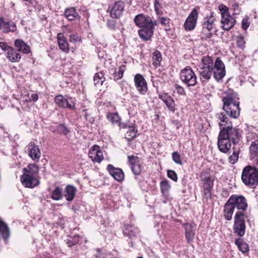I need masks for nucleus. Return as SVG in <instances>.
Listing matches in <instances>:
<instances>
[{
	"label": "nucleus",
	"mask_w": 258,
	"mask_h": 258,
	"mask_svg": "<svg viewBox=\"0 0 258 258\" xmlns=\"http://www.w3.org/2000/svg\"><path fill=\"white\" fill-rule=\"evenodd\" d=\"M14 44L18 51H22L26 54L31 51L30 46L22 39H16L15 41Z\"/></svg>",
	"instance_id": "obj_30"
},
{
	"label": "nucleus",
	"mask_w": 258,
	"mask_h": 258,
	"mask_svg": "<svg viewBox=\"0 0 258 258\" xmlns=\"http://www.w3.org/2000/svg\"><path fill=\"white\" fill-rule=\"evenodd\" d=\"M107 169L116 180L120 181L124 179V173L121 169L115 168L113 165L109 164L107 165Z\"/></svg>",
	"instance_id": "obj_23"
},
{
	"label": "nucleus",
	"mask_w": 258,
	"mask_h": 258,
	"mask_svg": "<svg viewBox=\"0 0 258 258\" xmlns=\"http://www.w3.org/2000/svg\"><path fill=\"white\" fill-rule=\"evenodd\" d=\"M231 153L232 155L229 157V161L231 164H234L237 162L238 159L239 154L240 153V149L239 147L233 146L231 148Z\"/></svg>",
	"instance_id": "obj_34"
},
{
	"label": "nucleus",
	"mask_w": 258,
	"mask_h": 258,
	"mask_svg": "<svg viewBox=\"0 0 258 258\" xmlns=\"http://www.w3.org/2000/svg\"><path fill=\"white\" fill-rule=\"evenodd\" d=\"M89 157L94 162H100L103 159V152L100 146H92L88 153Z\"/></svg>",
	"instance_id": "obj_18"
},
{
	"label": "nucleus",
	"mask_w": 258,
	"mask_h": 258,
	"mask_svg": "<svg viewBox=\"0 0 258 258\" xmlns=\"http://www.w3.org/2000/svg\"><path fill=\"white\" fill-rule=\"evenodd\" d=\"M57 131L60 134L66 135L70 131L64 124H60L57 126Z\"/></svg>",
	"instance_id": "obj_49"
},
{
	"label": "nucleus",
	"mask_w": 258,
	"mask_h": 258,
	"mask_svg": "<svg viewBox=\"0 0 258 258\" xmlns=\"http://www.w3.org/2000/svg\"><path fill=\"white\" fill-rule=\"evenodd\" d=\"M57 40L59 48L65 53H68L70 51L69 45L63 34L59 33L57 34Z\"/></svg>",
	"instance_id": "obj_25"
},
{
	"label": "nucleus",
	"mask_w": 258,
	"mask_h": 258,
	"mask_svg": "<svg viewBox=\"0 0 258 258\" xmlns=\"http://www.w3.org/2000/svg\"><path fill=\"white\" fill-rule=\"evenodd\" d=\"M212 73L217 81H220L225 75L224 64L219 57L217 58L215 63H213Z\"/></svg>",
	"instance_id": "obj_13"
},
{
	"label": "nucleus",
	"mask_w": 258,
	"mask_h": 258,
	"mask_svg": "<svg viewBox=\"0 0 258 258\" xmlns=\"http://www.w3.org/2000/svg\"><path fill=\"white\" fill-rule=\"evenodd\" d=\"M139 232L138 228L133 227L132 225H127L124 230V234L132 237L136 236Z\"/></svg>",
	"instance_id": "obj_37"
},
{
	"label": "nucleus",
	"mask_w": 258,
	"mask_h": 258,
	"mask_svg": "<svg viewBox=\"0 0 258 258\" xmlns=\"http://www.w3.org/2000/svg\"><path fill=\"white\" fill-rule=\"evenodd\" d=\"M219 125L221 128L218 137L217 145H228L229 143V129L226 128L227 124L226 122H221L220 120Z\"/></svg>",
	"instance_id": "obj_14"
},
{
	"label": "nucleus",
	"mask_w": 258,
	"mask_h": 258,
	"mask_svg": "<svg viewBox=\"0 0 258 258\" xmlns=\"http://www.w3.org/2000/svg\"><path fill=\"white\" fill-rule=\"evenodd\" d=\"M231 146H218L219 150L224 153L230 154L231 153Z\"/></svg>",
	"instance_id": "obj_50"
},
{
	"label": "nucleus",
	"mask_w": 258,
	"mask_h": 258,
	"mask_svg": "<svg viewBox=\"0 0 258 258\" xmlns=\"http://www.w3.org/2000/svg\"><path fill=\"white\" fill-rule=\"evenodd\" d=\"M241 178L246 186L251 188H255L258 185V167L246 166L242 170Z\"/></svg>",
	"instance_id": "obj_3"
},
{
	"label": "nucleus",
	"mask_w": 258,
	"mask_h": 258,
	"mask_svg": "<svg viewBox=\"0 0 258 258\" xmlns=\"http://www.w3.org/2000/svg\"><path fill=\"white\" fill-rule=\"evenodd\" d=\"M225 94L226 96L223 97L222 99L223 109L228 115L236 118L240 114L239 98L237 95L231 89L226 91Z\"/></svg>",
	"instance_id": "obj_2"
},
{
	"label": "nucleus",
	"mask_w": 258,
	"mask_h": 258,
	"mask_svg": "<svg viewBox=\"0 0 258 258\" xmlns=\"http://www.w3.org/2000/svg\"><path fill=\"white\" fill-rule=\"evenodd\" d=\"M215 18L212 15L204 18L202 25V33L206 38H210L212 36L211 31L215 27Z\"/></svg>",
	"instance_id": "obj_12"
},
{
	"label": "nucleus",
	"mask_w": 258,
	"mask_h": 258,
	"mask_svg": "<svg viewBox=\"0 0 258 258\" xmlns=\"http://www.w3.org/2000/svg\"><path fill=\"white\" fill-rule=\"evenodd\" d=\"M180 78L187 87L195 86L197 84V77L189 67H186L180 71Z\"/></svg>",
	"instance_id": "obj_7"
},
{
	"label": "nucleus",
	"mask_w": 258,
	"mask_h": 258,
	"mask_svg": "<svg viewBox=\"0 0 258 258\" xmlns=\"http://www.w3.org/2000/svg\"><path fill=\"white\" fill-rule=\"evenodd\" d=\"M160 20L161 24L163 25H166L169 22V19L165 17L161 18Z\"/></svg>",
	"instance_id": "obj_57"
},
{
	"label": "nucleus",
	"mask_w": 258,
	"mask_h": 258,
	"mask_svg": "<svg viewBox=\"0 0 258 258\" xmlns=\"http://www.w3.org/2000/svg\"><path fill=\"white\" fill-rule=\"evenodd\" d=\"M76 192V188L73 185H68L65 188L64 197L68 201H72Z\"/></svg>",
	"instance_id": "obj_33"
},
{
	"label": "nucleus",
	"mask_w": 258,
	"mask_h": 258,
	"mask_svg": "<svg viewBox=\"0 0 258 258\" xmlns=\"http://www.w3.org/2000/svg\"><path fill=\"white\" fill-rule=\"evenodd\" d=\"M247 218L246 214L236 212L234 217L233 226V232L237 235L242 237L245 233V219Z\"/></svg>",
	"instance_id": "obj_6"
},
{
	"label": "nucleus",
	"mask_w": 258,
	"mask_h": 258,
	"mask_svg": "<svg viewBox=\"0 0 258 258\" xmlns=\"http://www.w3.org/2000/svg\"><path fill=\"white\" fill-rule=\"evenodd\" d=\"M79 238L78 236H76L73 238V240H71L70 239H68L67 240V243H68V245L69 246H72V245H74L76 243H78L79 240Z\"/></svg>",
	"instance_id": "obj_53"
},
{
	"label": "nucleus",
	"mask_w": 258,
	"mask_h": 258,
	"mask_svg": "<svg viewBox=\"0 0 258 258\" xmlns=\"http://www.w3.org/2000/svg\"><path fill=\"white\" fill-rule=\"evenodd\" d=\"M137 258H143L142 256H139V257H137Z\"/></svg>",
	"instance_id": "obj_59"
},
{
	"label": "nucleus",
	"mask_w": 258,
	"mask_h": 258,
	"mask_svg": "<svg viewBox=\"0 0 258 258\" xmlns=\"http://www.w3.org/2000/svg\"><path fill=\"white\" fill-rule=\"evenodd\" d=\"M159 98L164 102L170 111L172 112L175 111V102L170 95H168L167 94H160L159 95Z\"/></svg>",
	"instance_id": "obj_24"
},
{
	"label": "nucleus",
	"mask_w": 258,
	"mask_h": 258,
	"mask_svg": "<svg viewBox=\"0 0 258 258\" xmlns=\"http://www.w3.org/2000/svg\"><path fill=\"white\" fill-rule=\"evenodd\" d=\"M249 156L250 160L255 163V166L258 167V146H249Z\"/></svg>",
	"instance_id": "obj_35"
},
{
	"label": "nucleus",
	"mask_w": 258,
	"mask_h": 258,
	"mask_svg": "<svg viewBox=\"0 0 258 258\" xmlns=\"http://www.w3.org/2000/svg\"><path fill=\"white\" fill-rule=\"evenodd\" d=\"M219 10L221 14V17L225 15H230L228 13V8L224 5H220L219 6Z\"/></svg>",
	"instance_id": "obj_48"
},
{
	"label": "nucleus",
	"mask_w": 258,
	"mask_h": 258,
	"mask_svg": "<svg viewBox=\"0 0 258 258\" xmlns=\"http://www.w3.org/2000/svg\"><path fill=\"white\" fill-rule=\"evenodd\" d=\"M153 64L156 68L161 64V61L162 59L161 52L158 50H155L153 53Z\"/></svg>",
	"instance_id": "obj_39"
},
{
	"label": "nucleus",
	"mask_w": 258,
	"mask_h": 258,
	"mask_svg": "<svg viewBox=\"0 0 258 258\" xmlns=\"http://www.w3.org/2000/svg\"><path fill=\"white\" fill-rule=\"evenodd\" d=\"M234 208L228 200L224 207L223 216L228 221L232 219V215L234 211Z\"/></svg>",
	"instance_id": "obj_28"
},
{
	"label": "nucleus",
	"mask_w": 258,
	"mask_h": 258,
	"mask_svg": "<svg viewBox=\"0 0 258 258\" xmlns=\"http://www.w3.org/2000/svg\"><path fill=\"white\" fill-rule=\"evenodd\" d=\"M201 181L203 189V197L207 202L211 199V189L214 185V180L206 172H202L201 175Z\"/></svg>",
	"instance_id": "obj_8"
},
{
	"label": "nucleus",
	"mask_w": 258,
	"mask_h": 258,
	"mask_svg": "<svg viewBox=\"0 0 258 258\" xmlns=\"http://www.w3.org/2000/svg\"><path fill=\"white\" fill-rule=\"evenodd\" d=\"M124 5L121 1L115 2L109 7L110 16L113 18H119L124 11Z\"/></svg>",
	"instance_id": "obj_15"
},
{
	"label": "nucleus",
	"mask_w": 258,
	"mask_h": 258,
	"mask_svg": "<svg viewBox=\"0 0 258 258\" xmlns=\"http://www.w3.org/2000/svg\"><path fill=\"white\" fill-rule=\"evenodd\" d=\"M235 244L238 247V249L242 253H244L248 251V245L246 242H244L242 239L238 238L236 239L235 241Z\"/></svg>",
	"instance_id": "obj_36"
},
{
	"label": "nucleus",
	"mask_w": 258,
	"mask_h": 258,
	"mask_svg": "<svg viewBox=\"0 0 258 258\" xmlns=\"http://www.w3.org/2000/svg\"><path fill=\"white\" fill-rule=\"evenodd\" d=\"M6 57L11 62H18L20 61L21 56L18 50L12 47L6 54Z\"/></svg>",
	"instance_id": "obj_26"
},
{
	"label": "nucleus",
	"mask_w": 258,
	"mask_h": 258,
	"mask_svg": "<svg viewBox=\"0 0 258 258\" xmlns=\"http://www.w3.org/2000/svg\"><path fill=\"white\" fill-rule=\"evenodd\" d=\"M38 98V96L37 94L34 93V94H32L31 95L30 99L32 101H34V102L36 101L37 100Z\"/></svg>",
	"instance_id": "obj_58"
},
{
	"label": "nucleus",
	"mask_w": 258,
	"mask_h": 258,
	"mask_svg": "<svg viewBox=\"0 0 258 258\" xmlns=\"http://www.w3.org/2000/svg\"><path fill=\"white\" fill-rule=\"evenodd\" d=\"M81 41V38L76 34H71L70 36V41L71 42L76 43L79 42Z\"/></svg>",
	"instance_id": "obj_52"
},
{
	"label": "nucleus",
	"mask_w": 258,
	"mask_h": 258,
	"mask_svg": "<svg viewBox=\"0 0 258 258\" xmlns=\"http://www.w3.org/2000/svg\"><path fill=\"white\" fill-rule=\"evenodd\" d=\"M135 86L138 91L142 94H145L147 90L146 82L140 74H137L134 78Z\"/></svg>",
	"instance_id": "obj_21"
},
{
	"label": "nucleus",
	"mask_w": 258,
	"mask_h": 258,
	"mask_svg": "<svg viewBox=\"0 0 258 258\" xmlns=\"http://www.w3.org/2000/svg\"><path fill=\"white\" fill-rule=\"evenodd\" d=\"M247 142L250 145H258V135L255 133H249L247 136Z\"/></svg>",
	"instance_id": "obj_42"
},
{
	"label": "nucleus",
	"mask_w": 258,
	"mask_h": 258,
	"mask_svg": "<svg viewBox=\"0 0 258 258\" xmlns=\"http://www.w3.org/2000/svg\"><path fill=\"white\" fill-rule=\"evenodd\" d=\"M0 30L5 33L14 32L17 30V26L14 22L6 21L3 17H0Z\"/></svg>",
	"instance_id": "obj_20"
},
{
	"label": "nucleus",
	"mask_w": 258,
	"mask_h": 258,
	"mask_svg": "<svg viewBox=\"0 0 258 258\" xmlns=\"http://www.w3.org/2000/svg\"><path fill=\"white\" fill-rule=\"evenodd\" d=\"M128 160L133 173L136 175H139L142 171L141 163L139 158L137 156L132 155L128 156Z\"/></svg>",
	"instance_id": "obj_19"
},
{
	"label": "nucleus",
	"mask_w": 258,
	"mask_h": 258,
	"mask_svg": "<svg viewBox=\"0 0 258 258\" xmlns=\"http://www.w3.org/2000/svg\"><path fill=\"white\" fill-rule=\"evenodd\" d=\"M172 158L175 163L181 165L182 162L181 160V157L179 154L177 152H174L172 154Z\"/></svg>",
	"instance_id": "obj_46"
},
{
	"label": "nucleus",
	"mask_w": 258,
	"mask_h": 258,
	"mask_svg": "<svg viewBox=\"0 0 258 258\" xmlns=\"http://www.w3.org/2000/svg\"><path fill=\"white\" fill-rule=\"evenodd\" d=\"M125 71V66L121 65L118 68L117 72H115L113 74V79L114 80H118L120 79L123 75Z\"/></svg>",
	"instance_id": "obj_43"
},
{
	"label": "nucleus",
	"mask_w": 258,
	"mask_h": 258,
	"mask_svg": "<svg viewBox=\"0 0 258 258\" xmlns=\"http://www.w3.org/2000/svg\"><path fill=\"white\" fill-rule=\"evenodd\" d=\"M108 119L112 123H117L119 122L120 118L118 114L116 113H111L107 114Z\"/></svg>",
	"instance_id": "obj_44"
},
{
	"label": "nucleus",
	"mask_w": 258,
	"mask_h": 258,
	"mask_svg": "<svg viewBox=\"0 0 258 258\" xmlns=\"http://www.w3.org/2000/svg\"><path fill=\"white\" fill-rule=\"evenodd\" d=\"M228 200L234 209L236 208L238 210L236 212L246 214L245 211L247 208V203L246 200L244 197L233 195L229 198Z\"/></svg>",
	"instance_id": "obj_10"
},
{
	"label": "nucleus",
	"mask_w": 258,
	"mask_h": 258,
	"mask_svg": "<svg viewBox=\"0 0 258 258\" xmlns=\"http://www.w3.org/2000/svg\"><path fill=\"white\" fill-rule=\"evenodd\" d=\"M23 174L20 179L23 185L28 188H33L38 185L39 181L29 170L26 168L23 169Z\"/></svg>",
	"instance_id": "obj_9"
},
{
	"label": "nucleus",
	"mask_w": 258,
	"mask_h": 258,
	"mask_svg": "<svg viewBox=\"0 0 258 258\" xmlns=\"http://www.w3.org/2000/svg\"><path fill=\"white\" fill-rule=\"evenodd\" d=\"M55 104L62 108L74 110L76 107V99L74 98L61 95H57L54 98Z\"/></svg>",
	"instance_id": "obj_11"
},
{
	"label": "nucleus",
	"mask_w": 258,
	"mask_h": 258,
	"mask_svg": "<svg viewBox=\"0 0 258 258\" xmlns=\"http://www.w3.org/2000/svg\"><path fill=\"white\" fill-rule=\"evenodd\" d=\"M185 229V236L187 242H192L196 234V224L194 223H187L183 224Z\"/></svg>",
	"instance_id": "obj_17"
},
{
	"label": "nucleus",
	"mask_w": 258,
	"mask_h": 258,
	"mask_svg": "<svg viewBox=\"0 0 258 258\" xmlns=\"http://www.w3.org/2000/svg\"><path fill=\"white\" fill-rule=\"evenodd\" d=\"M249 26V23L247 19H243L242 21V27L244 30H246Z\"/></svg>",
	"instance_id": "obj_56"
},
{
	"label": "nucleus",
	"mask_w": 258,
	"mask_h": 258,
	"mask_svg": "<svg viewBox=\"0 0 258 258\" xmlns=\"http://www.w3.org/2000/svg\"><path fill=\"white\" fill-rule=\"evenodd\" d=\"M12 47L8 45L5 42H0V48L5 51L6 54L8 52V51L10 50V49Z\"/></svg>",
	"instance_id": "obj_51"
},
{
	"label": "nucleus",
	"mask_w": 258,
	"mask_h": 258,
	"mask_svg": "<svg viewBox=\"0 0 258 258\" xmlns=\"http://www.w3.org/2000/svg\"><path fill=\"white\" fill-rule=\"evenodd\" d=\"M51 198L55 201L61 200L62 198V188L56 187L52 192Z\"/></svg>",
	"instance_id": "obj_41"
},
{
	"label": "nucleus",
	"mask_w": 258,
	"mask_h": 258,
	"mask_svg": "<svg viewBox=\"0 0 258 258\" xmlns=\"http://www.w3.org/2000/svg\"><path fill=\"white\" fill-rule=\"evenodd\" d=\"M236 21L234 17L230 15H225L221 17V28L226 31L230 30L233 27Z\"/></svg>",
	"instance_id": "obj_22"
},
{
	"label": "nucleus",
	"mask_w": 258,
	"mask_h": 258,
	"mask_svg": "<svg viewBox=\"0 0 258 258\" xmlns=\"http://www.w3.org/2000/svg\"><path fill=\"white\" fill-rule=\"evenodd\" d=\"M160 188L161 191L164 197V203H166L169 198V190L170 188V185L169 184V182L167 180H163L160 182Z\"/></svg>",
	"instance_id": "obj_27"
},
{
	"label": "nucleus",
	"mask_w": 258,
	"mask_h": 258,
	"mask_svg": "<svg viewBox=\"0 0 258 258\" xmlns=\"http://www.w3.org/2000/svg\"><path fill=\"white\" fill-rule=\"evenodd\" d=\"M198 17V13L196 9H194L187 18L184 23V28L186 31L193 30L196 27Z\"/></svg>",
	"instance_id": "obj_16"
},
{
	"label": "nucleus",
	"mask_w": 258,
	"mask_h": 258,
	"mask_svg": "<svg viewBox=\"0 0 258 258\" xmlns=\"http://www.w3.org/2000/svg\"><path fill=\"white\" fill-rule=\"evenodd\" d=\"M134 21L141 29L138 30L140 37L144 41H148L153 36L155 26L157 25L156 21H152L150 17L143 14L137 15Z\"/></svg>",
	"instance_id": "obj_1"
},
{
	"label": "nucleus",
	"mask_w": 258,
	"mask_h": 258,
	"mask_svg": "<svg viewBox=\"0 0 258 258\" xmlns=\"http://www.w3.org/2000/svg\"><path fill=\"white\" fill-rule=\"evenodd\" d=\"M213 67L212 58L209 56H204L202 59V63L198 69L200 79L202 82H207L210 79L212 74Z\"/></svg>",
	"instance_id": "obj_4"
},
{
	"label": "nucleus",
	"mask_w": 258,
	"mask_h": 258,
	"mask_svg": "<svg viewBox=\"0 0 258 258\" xmlns=\"http://www.w3.org/2000/svg\"><path fill=\"white\" fill-rule=\"evenodd\" d=\"M235 7L238 8V6H237V5H236V6H235Z\"/></svg>",
	"instance_id": "obj_60"
},
{
	"label": "nucleus",
	"mask_w": 258,
	"mask_h": 258,
	"mask_svg": "<svg viewBox=\"0 0 258 258\" xmlns=\"http://www.w3.org/2000/svg\"><path fill=\"white\" fill-rule=\"evenodd\" d=\"M64 15L65 17L69 21H73L75 20H80L81 17L76 12L75 8L72 7L67 8L65 10Z\"/></svg>",
	"instance_id": "obj_31"
},
{
	"label": "nucleus",
	"mask_w": 258,
	"mask_h": 258,
	"mask_svg": "<svg viewBox=\"0 0 258 258\" xmlns=\"http://www.w3.org/2000/svg\"><path fill=\"white\" fill-rule=\"evenodd\" d=\"M160 0H154V8L155 10L157 13H159L160 8H161V4Z\"/></svg>",
	"instance_id": "obj_55"
},
{
	"label": "nucleus",
	"mask_w": 258,
	"mask_h": 258,
	"mask_svg": "<svg viewBox=\"0 0 258 258\" xmlns=\"http://www.w3.org/2000/svg\"><path fill=\"white\" fill-rule=\"evenodd\" d=\"M217 118L221 122H226L227 125L226 128L229 129V145L231 144L236 145L239 143L240 137L238 135L237 130L232 127L231 121H229L228 118L223 113H218L216 114Z\"/></svg>",
	"instance_id": "obj_5"
},
{
	"label": "nucleus",
	"mask_w": 258,
	"mask_h": 258,
	"mask_svg": "<svg viewBox=\"0 0 258 258\" xmlns=\"http://www.w3.org/2000/svg\"><path fill=\"white\" fill-rule=\"evenodd\" d=\"M105 81V78L102 73H96L94 77V85L96 86H101Z\"/></svg>",
	"instance_id": "obj_40"
},
{
	"label": "nucleus",
	"mask_w": 258,
	"mask_h": 258,
	"mask_svg": "<svg viewBox=\"0 0 258 258\" xmlns=\"http://www.w3.org/2000/svg\"><path fill=\"white\" fill-rule=\"evenodd\" d=\"M236 43L237 46L243 49L245 47V42L244 37L242 35H238L236 37Z\"/></svg>",
	"instance_id": "obj_45"
},
{
	"label": "nucleus",
	"mask_w": 258,
	"mask_h": 258,
	"mask_svg": "<svg viewBox=\"0 0 258 258\" xmlns=\"http://www.w3.org/2000/svg\"><path fill=\"white\" fill-rule=\"evenodd\" d=\"M28 154L32 160L38 161L41 157V152L38 146H29Z\"/></svg>",
	"instance_id": "obj_29"
},
{
	"label": "nucleus",
	"mask_w": 258,
	"mask_h": 258,
	"mask_svg": "<svg viewBox=\"0 0 258 258\" xmlns=\"http://www.w3.org/2000/svg\"><path fill=\"white\" fill-rule=\"evenodd\" d=\"M0 234L6 242L10 237V231L8 225L0 220Z\"/></svg>",
	"instance_id": "obj_32"
},
{
	"label": "nucleus",
	"mask_w": 258,
	"mask_h": 258,
	"mask_svg": "<svg viewBox=\"0 0 258 258\" xmlns=\"http://www.w3.org/2000/svg\"><path fill=\"white\" fill-rule=\"evenodd\" d=\"M175 89H176V91L178 94L181 95H185V92L184 89L182 87H181L178 85H176Z\"/></svg>",
	"instance_id": "obj_54"
},
{
	"label": "nucleus",
	"mask_w": 258,
	"mask_h": 258,
	"mask_svg": "<svg viewBox=\"0 0 258 258\" xmlns=\"http://www.w3.org/2000/svg\"><path fill=\"white\" fill-rule=\"evenodd\" d=\"M168 177L173 180L174 181H177L178 179L177 175L176 172L172 170H168L167 171Z\"/></svg>",
	"instance_id": "obj_47"
},
{
	"label": "nucleus",
	"mask_w": 258,
	"mask_h": 258,
	"mask_svg": "<svg viewBox=\"0 0 258 258\" xmlns=\"http://www.w3.org/2000/svg\"><path fill=\"white\" fill-rule=\"evenodd\" d=\"M137 133V129L135 126H128L125 137L128 140H132L136 136Z\"/></svg>",
	"instance_id": "obj_38"
}]
</instances>
